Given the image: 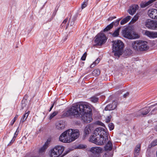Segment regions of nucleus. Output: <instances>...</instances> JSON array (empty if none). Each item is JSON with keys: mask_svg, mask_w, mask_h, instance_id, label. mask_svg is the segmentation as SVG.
Here are the masks:
<instances>
[{"mask_svg": "<svg viewBox=\"0 0 157 157\" xmlns=\"http://www.w3.org/2000/svg\"><path fill=\"white\" fill-rule=\"evenodd\" d=\"M151 147L157 145V139L153 141L151 144Z\"/></svg>", "mask_w": 157, "mask_h": 157, "instance_id": "f704fd0d", "label": "nucleus"}, {"mask_svg": "<svg viewBox=\"0 0 157 157\" xmlns=\"http://www.w3.org/2000/svg\"><path fill=\"white\" fill-rule=\"evenodd\" d=\"M113 17V19H114V18H116V17H115V16H114V17Z\"/></svg>", "mask_w": 157, "mask_h": 157, "instance_id": "bf43d9fd", "label": "nucleus"}, {"mask_svg": "<svg viewBox=\"0 0 157 157\" xmlns=\"http://www.w3.org/2000/svg\"><path fill=\"white\" fill-rule=\"evenodd\" d=\"M63 115L66 117L74 116L76 117L81 115L82 120L86 123H89L92 120L90 108L87 102H80L73 104Z\"/></svg>", "mask_w": 157, "mask_h": 157, "instance_id": "f257e3e1", "label": "nucleus"}, {"mask_svg": "<svg viewBox=\"0 0 157 157\" xmlns=\"http://www.w3.org/2000/svg\"><path fill=\"white\" fill-rule=\"evenodd\" d=\"M18 117V115H15V117L11 121L10 123V125H13L14 124V122L16 120H17V118Z\"/></svg>", "mask_w": 157, "mask_h": 157, "instance_id": "2f4dec72", "label": "nucleus"}, {"mask_svg": "<svg viewBox=\"0 0 157 157\" xmlns=\"http://www.w3.org/2000/svg\"><path fill=\"white\" fill-rule=\"evenodd\" d=\"M95 39V43L96 45H101L104 44L107 39L104 34L101 32L98 34Z\"/></svg>", "mask_w": 157, "mask_h": 157, "instance_id": "0eeeda50", "label": "nucleus"}, {"mask_svg": "<svg viewBox=\"0 0 157 157\" xmlns=\"http://www.w3.org/2000/svg\"><path fill=\"white\" fill-rule=\"evenodd\" d=\"M157 108H155L154 109H153V110H152V111H154V110H157Z\"/></svg>", "mask_w": 157, "mask_h": 157, "instance_id": "4d7b16f0", "label": "nucleus"}, {"mask_svg": "<svg viewBox=\"0 0 157 157\" xmlns=\"http://www.w3.org/2000/svg\"><path fill=\"white\" fill-rule=\"evenodd\" d=\"M145 25L149 29L152 30L157 29V21L148 19L146 20Z\"/></svg>", "mask_w": 157, "mask_h": 157, "instance_id": "9b49d317", "label": "nucleus"}, {"mask_svg": "<svg viewBox=\"0 0 157 157\" xmlns=\"http://www.w3.org/2000/svg\"><path fill=\"white\" fill-rule=\"evenodd\" d=\"M90 100L92 102L95 103L98 101V98L95 96H94L91 98Z\"/></svg>", "mask_w": 157, "mask_h": 157, "instance_id": "c756f323", "label": "nucleus"}, {"mask_svg": "<svg viewBox=\"0 0 157 157\" xmlns=\"http://www.w3.org/2000/svg\"><path fill=\"white\" fill-rule=\"evenodd\" d=\"M67 37H68V36H65V38L63 39L64 40V41H65L67 39Z\"/></svg>", "mask_w": 157, "mask_h": 157, "instance_id": "864d4df0", "label": "nucleus"}, {"mask_svg": "<svg viewBox=\"0 0 157 157\" xmlns=\"http://www.w3.org/2000/svg\"><path fill=\"white\" fill-rule=\"evenodd\" d=\"M134 157H137L136 156H135Z\"/></svg>", "mask_w": 157, "mask_h": 157, "instance_id": "0e129e2a", "label": "nucleus"}, {"mask_svg": "<svg viewBox=\"0 0 157 157\" xmlns=\"http://www.w3.org/2000/svg\"><path fill=\"white\" fill-rule=\"evenodd\" d=\"M56 128L59 130L63 129L65 127V124L62 121H60L56 124Z\"/></svg>", "mask_w": 157, "mask_h": 157, "instance_id": "412c9836", "label": "nucleus"}, {"mask_svg": "<svg viewBox=\"0 0 157 157\" xmlns=\"http://www.w3.org/2000/svg\"><path fill=\"white\" fill-rule=\"evenodd\" d=\"M67 20L68 19L67 18H66L64 20L61 25L62 27H63L65 26V25L67 22Z\"/></svg>", "mask_w": 157, "mask_h": 157, "instance_id": "e433bc0d", "label": "nucleus"}, {"mask_svg": "<svg viewBox=\"0 0 157 157\" xmlns=\"http://www.w3.org/2000/svg\"><path fill=\"white\" fill-rule=\"evenodd\" d=\"M156 105H157V103L152 105L149 107H147L140 110L134 114V117H136L147 115L151 110V108H152Z\"/></svg>", "mask_w": 157, "mask_h": 157, "instance_id": "6e6552de", "label": "nucleus"}, {"mask_svg": "<svg viewBox=\"0 0 157 157\" xmlns=\"http://www.w3.org/2000/svg\"><path fill=\"white\" fill-rule=\"evenodd\" d=\"M144 34L150 38H157V32H151L146 30L144 33Z\"/></svg>", "mask_w": 157, "mask_h": 157, "instance_id": "2eb2a0df", "label": "nucleus"}, {"mask_svg": "<svg viewBox=\"0 0 157 157\" xmlns=\"http://www.w3.org/2000/svg\"><path fill=\"white\" fill-rule=\"evenodd\" d=\"M25 157H40V156L38 155H35L30 157L29 155H27L25 156Z\"/></svg>", "mask_w": 157, "mask_h": 157, "instance_id": "a18cd8bd", "label": "nucleus"}, {"mask_svg": "<svg viewBox=\"0 0 157 157\" xmlns=\"http://www.w3.org/2000/svg\"><path fill=\"white\" fill-rule=\"evenodd\" d=\"M69 23H68L67 24L66 26V29H67L68 28V27L69 26Z\"/></svg>", "mask_w": 157, "mask_h": 157, "instance_id": "603ef678", "label": "nucleus"}, {"mask_svg": "<svg viewBox=\"0 0 157 157\" xmlns=\"http://www.w3.org/2000/svg\"><path fill=\"white\" fill-rule=\"evenodd\" d=\"M129 95V93L128 92H127L126 94H125L123 95L124 97L126 98L127 96H128Z\"/></svg>", "mask_w": 157, "mask_h": 157, "instance_id": "09e8293b", "label": "nucleus"}, {"mask_svg": "<svg viewBox=\"0 0 157 157\" xmlns=\"http://www.w3.org/2000/svg\"><path fill=\"white\" fill-rule=\"evenodd\" d=\"M113 23H111L109 25H108L104 29V31H107L109 30L113 27Z\"/></svg>", "mask_w": 157, "mask_h": 157, "instance_id": "cd10ccee", "label": "nucleus"}, {"mask_svg": "<svg viewBox=\"0 0 157 157\" xmlns=\"http://www.w3.org/2000/svg\"><path fill=\"white\" fill-rule=\"evenodd\" d=\"M64 150L63 146H57L52 149L50 152L51 157H59Z\"/></svg>", "mask_w": 157, "mask_h": 157, "instance_id": "423d86ee", "label": "nucleus"}, {"mask_svg": "<svg viewBox=\"0 0 157 157\" xmlns=\"http://www.w3.org/2000/svg\"><path fill=\"white\" fill-rule=\"evenodd\" d=\"M113 42V52L115 58H118L122 55L124 44L120 40H115Z\"/></svg>", "mask_w": 157, "mask_h": 157, "instance_id": "20e7f679", "label": "nucleus"}, {"mask_svg": "<svg viewBox=\"0 0 157 157\" xmlns=\"http://www.w3.org/2000/svg\"><path fill=\"white\" fill-rule=\"evenodd\" d=\"M113 19V17H111L109 18L108 20V21H110V20H112Z\"/></svg>", "mask_w": 157, "mask_h": 157, "instance_id": "3c124183", "label": "nucleus"}, {"mask_svg": "<svg viewBox=\"0 0 157 157\" xmlns=\"http://www.w3.org/2000/svg\"><path fill=\"white\" fill-rule=\"evenodd\" d=\"M58 113V112L57 111H55L54 112L52 113L50 115L48 119L49 120H51L52 118H53L54 117H55Z\"/></svg>", "mask_w": 157, "mask_h": 157, "instance_id": "393cba45", "label": "nucleus"}, {"mask_svg": "<svg viewBox=\"0 0 157 157\" xmlns=\"http://www.w3.org/2000/svg\"><path fill=\"white\" fill-rule=\"evenodd\" d=\"M68 130L70 133L71 132L70 135L71 142L74 141L79 137L80 135L79 130L72 129H69Z\"/></svg>", "mask_w": 157, "mask_h": 157, "instance_id": "f8f14e48", "label": "nucleus"}, {"mask_svg": "<svg viewBox=\"0 0 157 157\" xmlns=\"http://www.w3.org/2000/svg\"><path fill=\"white\" fill-rule=\"evenodd\" d=\"M69 130L63 132L59 137V140L61 142L65 143H70L71 142Z\"/></svg>", "mask_w": 157, "mask_h": 157, "instance_id": "9d476101", "label": "nucleus"}, {"mask_svg": "<svg viewBox=\"0 0 157 157\" xmlns=\"http://www.w3.org/2000/svg\"><path fill=\"white\" fill-rule=\"evenodd\" d=\"M100 73V71L99 69L94 70L92 72V75L93 76H97L99 75Z\"/></svg>", "mask_w": 157, "mask_h": 157, "instance_id": "5701e85b", "label": "nucleus"}, {"mask_svg": "<svg viewBox=\"0 0 157 157\" xmlns=\"http://www.w3.org/2000/svg\"><path fill=\"white\" fill-rule=\"evenodd\" d=\"M86 53H85L81 58V59L82 60H85L86 59Z\"/></svg>", "mask_w": 157, "mask_h": 157, "instance_id": "58836bf2", "label": "nucleus"}, {"mask_svg": "<svg viewBox=\"0 0 157 157\" xmlns=\"http://www.w3.org/2000/svg\"><path fill=\"white\" fill-rule=\"evenodd\" d=\"M155 130L157 132V126H156L155 128Z\"/></svg>", "mask_w": 157, "mask_h": 157, "instance_id": "6e6d98bb", "label": "nucleus"}, {"mask_svg": "<svg viewBox=\"0 0 157 157\" xmlns=\"http://www.w3.org/2000/svg\"><path fill=\"white\" fill-rule=\"evenodd\" d=\"M155 6L156 8H157V2L155 3Z\"/></svg>", "mask_w": 157, "mask_h": 157, "instance_id": "5fc2aeb1", "label": "nucleus"}, {"mask_svg": "<svg viewBox=\"0 0 157 157\" xmlns=\"http://www.w3.org/2000/svg\"><path fill=\"white\" fill-rule=\"evenodd\" d=\"M120 29V28H119L115 30V31L112 34V36H113L117 37L118 36Z\"/></svg>", "mask_w": 157, "mask_h": 157, "instance_id": "bb28decb", "label": "nucleus"}, {"mask_svg": "<svg viewBox=\"0 0 157 157\" xmlns=\"http://www.w3.org/2000/svg\"><path fill=\"white\" fill-rule=\"evenodd\" d=\"M108 127L110 130L111 131L113 130L114 128V125L112 123H109L108 125Z\"/></svg>", "mask_w": 157, "mask_h": 157, "instance_id": "72a5a7b5", "label": "nucleus"}, {"mask_svg": "<svg viewBox=\"0 0 157 157\" xmlns=\"http://www.w3.org/2000/svg\"><path fill=\"white\" fill-rule=\"evenodd\" d=\"M100 61V59L98 58L92 64H91L90 66L91 68H93L95 65L97 64Z\"/></svg>", "mask_w": 157, "mask_h": 157, "instance_id": "c85d7f7f", "label": "nucleus"}, {"mask_svg": "<svg viewBox=\"0 0 157 157\" xmlns=\"http://www.w3.org/2000/svg\"><path fill=\"white\" fill-rule=\"evenodd\" d=\"M131 17L130 16H128L122 20L121 21V25H123L131 19Z\"/></svg>", "mask_w": 157, "mask_h": 157, "instance_id": "4be33fe9", "label": "nucleus"}, {"mask_svg": "<svg viewBox=\"0 0 157 157\" xmlns=\"http://www.w3.org/2000/svg\"><path fill=\"white\" fill-rule=\"evenodd\" d=\"M88 4L87 1H84L82 4V8L83 9L86 7Z\"/></svg>", "mask_w": 157, "mask_h": 157, "instance_id": "473e14b6", "label": "nucleus"}, {"mask_svg": "<svg viewBox=\"0 0 157 157\" xmlns=\"http://www.w3.org/2000/svg\"><path fill=\"white\" fill-rule=\"evenodd\" d=\"M124 36L129 39H134L139 37V35L135 32L129 29H125L122 31Z\"/></svg>", "mask_w": 157, "mask_h": 157, "instance_id": "39448f33", "label": "nucleus"}, {"mask_svg": "<svg viewBox=\"0 0 157 157\" xmlns=\"http://www.w3.org/2000/svg\"><path fill=\"white\" fill-rule=\"evenodd\" d=\"M56 12H57V10H55V11L53 12V14H52L53 16H54V17L55 16L56 14Z\"/></svg>", "mask_w": 157, "mask_h": 157, "instance_id": "8fccbe9b", "label": "nucleus"}, {"mask_svg": "<svg viewBox=\"0 0 157 157\" xmlns=\"http://www.w3.org/2000/svg\"><path fill=\"white\" fill-rule=\"evenodd\" d=\"M90 125H87L84 129L83 136L85 138L87 137L88 134L91 132V129Z\"/></svg>", "mask_w": 157, "mask_h": 157, "instance_id": "6ab92c4d", "label": "nucleus"}, {"mask_svg": "<svg viewBox=\"0 0 157 157\" xmlns=\"http://www.w3.org/2000/svg\"><path fill=\"white\" fill-rule=\"evenodd\" d=\"M31 30H30L29 31V32L28 33H30V32L31 31Z\"/></svg>", "mask_w": 157, "mask_h": 157, "instance_id": "052dcab7", "label": "nucleus"}, {"mask_svg": "<svg viewBox=\"0 0 157 157\" xmlns=\"http://www.w3.org/2000/svg\"><path fill=\"white\" fill-rule=\"evenodd\" d=\"M132 51L130 49H127L125 50L124 53L126 55L129 56L132 54Z\"/></svg>", "mask_w": 157, "mask_h": 157, "instance_id": "7c9ffc66", "label": "nucleus"}, {"mask_svg": "<svg viewBox=\"0 0 157 157\" xmlns=\"http://www.w3.org/2000/svg\"><path fill=\"white\" fill-rule=\"evenodd\" d=\"M70 22L69 21V23H70V25L71 26H73L74 24V20L72 19L71 20H70Z\"/></svg>", "mask_w": 157, "mask_h": 157, "instance_id": "a19ab883", "label": "nucleus"}, {"mask_svg": "<svg viewBox=\"0 0 157 157\" xmlns=\"http://www.w3.org/2000/svg\"><path fill=\"white\" fill-rule=\"evenodd\" d=\"M139 16L138 14H136L132 19L130 22L131 23H133L137 21L139 18Z\"/></svg>", "mask_w": 157, "mask_h": 157, "instance_id": "a878e982", "label": "nucleus"}, {"mask_svg": "<svg viewBox=\"0 0 157 157\" xmlns=\"http://www.w3.org/2000/svg\"><path fill=\"white\" fill-rule=\"evenodd\" d=\"M15 140V139L13 138L12 140L10 141L9 144H8V146L10 145L14 142Z\"/></svg>", "mask_w": 157, "mask_h": 157, "instance_id": "37998d69", "label": "nucleus"}, {"mask_svg": "<svg viewBox=\"0 0 157 157\" xmlns=\"http://www.w3.org/2000/svg\"><path fill=\"white\" fill-rule=\"evenodd\" d=\"M140 145H137L135 149V155H137L140 150Z\"/></svg>", "mask_w": 157, "mask_h": 157, "instance_id": "b1692460", "label": "nucleus"}, {"mask_svg": "<svg viewBox=\"0 0 157 157\" xmlns=\"http://www.w3.org/2000/svg\"><path fill=\"white\" fill-rule=\"evenodd\" d=\"M127 157H131L130 156H128Z\"/></svg>", "mask_w": 157, "mask_h": 157, "instance_id": "680f3d73", "label": "nucleus"}, {"mask_svg": "<svg viewBox=\"0 0 157 157\" xmlns=\"http://www.w3.org/2000/svg\"><path fill=\"white\" fill-rule=\"evenodd\" d=\"M29 112L28 111L24 115H25V116L26 117H27L29 115Z\"/></svg>", "mask_w": 157, "mask_h": 157, "instance_id": "de8ad7c7", "label": "nucleus"}, {"mask_svg": "<svg viewBox=\"0 0 157 157\" xmlns=\"http://www.w3.org/2000/svg\"><path fill=\"white\" fill-rule=\"evenodd\" d=\"M107 133L105 129L101 127L96 128L94 134L90 138V141L98 145H104L108 141Z\"/></svg>", "mask_w": 157, "mask_h": 157, "instance_id": "f03ea898", "label": "nucleus"}, {"mask_svg": "<svg viewBox=\"0 0 157 157\" xmlns=\"http://www.w3.org/2000/svg\"><path fill=\"white\" fill-rule=\"evenodd\" d=\"M111 118V116H109L107 117L105 119V122L107 123L110 122V121Z\"/></svg>", "mask_w": 157, "mask_h": 157, "instance_id": "ea45409f", "label": "nucleus"}, {"mask_svg": "<svg viewBox=\"0 0 157 157\" xmlns=\"http://www.w3.org/2000/svg\"><path fill=\"white\" fill-rule=\"evenodd\" d=\"M72 31H70L69 33V34H70L71 33H72Z\"/></svg>", "mask_w": 157, "mask_h": 157, "instance_id": "13d9d810", "label": "nucleus"}, {"mask_svg": "<svg viewBox=\"0 0 157 157\" xmlns=\"http://www.w3.org/2000/svg\"><path fill=\"white\" fill-rule=\"evenodd\" d=\"M18 131H17V130L15 132L14 134V136L13 137V138H14L15 139L17 136L18 134Z\"/></svg>", "mask_w": 157, "mask_h": 157, "instance_id": "79ce46f5", "label": "nucleus"}, {"mask_svg": "<svg viewBox=\"0 0 157 157\" xmlns=\"http://www.w3.org/2000/svg\"><path fill=\"white\" fill-rule=\"evenodd\" d=\"M49 141L48 140L44 143L43 147L39 149V154L42 153L44 152L48 146Z\"/></svg>", "mask_w": 157, "mask_h": 157, "instance_id": "a211bd4d", "label": "nucleus"}, {"mask_svg": "<svg viewBox=\"0 0 157 157\" xmlns=\"http://www.w3.org/2000/svg\"><path fill=\"white\" fill-rule=\"evenodd\" d=\"M97 124H98L99 125H101V126H103L104 125V124L103 123H102L99 121H97Z\"/></svg>", "mask_w": 157, "mask_h": 157, "instance_id": "c03bdc74", "label": "nucleus"}, {"mask_svg": "<svg viewBox=\"0 0 157 157\" xmlns=\"http://www.w3.org/2000/svg\"><path fill=\"white\" fill-rule=\"evenodd\" d=\"M148 14L150 18L157 19V10L154 9L149 10L148 11Z\"/></svg>", "mask_w": 157, "mask_h": 157, "instance_id": "ddd939ff", "label": "nucleus"}, {"mask_svg": "<svg viewBox=\"0 0 157 157\" xmlns=\"http://www.w3.org/2000/svg\"><path fill=\"white\" fill-rule=\"evenodd\" d=\"M27 117H26L25 116V115H24L23 116V117L21 119L20 122H22L23 123L27 119Z\"/></svg>", "mask_w": 157, "mask_h": 157, "instance_id": "4c0bfd02", "label": "nucleus"}, {"mask_svg": "<svg viewBox=\"0 0 157 157\" xmlns=\"http://www.w3.org/2000/svg\"><path fill=\"white\" fill-rule=\"evenodd\" d=\"M154 1H147L142 2L140 4V6L141 8H144L147 6H149L151 5L152 3Z\"/></svg>", "mask_w": 157, "mask_h": 157, "instance_id": "aec40b11", "label": "nucleus"}, {"mask_svg": "<svg viewBox=\"0 0 157 157\" xmlns=\"http://www.w3.org/2000/svg\"><path fill=\"white\" fill-rule=\"evenodd\" d=\"M117 102L116 101H113L112 104L107 105L105 108L106 111L111 110L115 109L117 106Z\"/></svg>", "mask_w": 157, "mask_h": 157, "instance_id": "dca6fc26", "label": "nucleus"}, {"mask_svg": "<svg viewBox=\"0 0 157 157\" xmlns=\"http://www.w3.org/2000/svg\"><path fill=\"white\" fill-rule=\"evenodd\" d=\"M113 146L111 141L109 140L104 147L105 150L107 151L104 155V157H112L113 152L111 150L112 149Z\"/></svg>", "mask_w": 157, "mask_h": 157, "instance_id": "1a4fd4ad", "label": "nucleus"}, {"mask_svg": "<svg viewBox=\"0 0 157 157\" xmlns=\"http://www.w3.org/2000/svg\"><path fill=\"white\" fill-rule=\"evenodd\" d=\"M139 6L137 4H133L130 6L128 10V13L131 15H133L136 13V10L138 9Z\"/></svg>", "mask_w": 157, "mask_h": 157, "instance_id": "4468645a", "label": "nucleus"}, {"mask_svg": "<svg viewBox=\"0 0 157 157\" xmlns=\"http://www.w3.org/2000/svg\"><path fill=\"white\" fill-rule=\"evenodd\" d=\"M80 147L83 148V147H81H81Z\"/></svg>", "mask_w": 157, "mask_h": 157, "instance_id": "e2e57ef3", "label": "nucleus"}, {"mask_svg": "<svg viewBox=\"0 0 157 157\" xmlns=\"http://www.w3.org/2000/svg\"><path fill=\"white\" fill-rule=\"evenodd\" d=\"M133 49L137 51H143L149 48L147 42L142 40H136L133 41L132 44Z\"/></svg>", "mask_w": 157, "mask_h": 157, "instance_id": "7ed1b4c3", "label": "nucleus"}, {"mask_svg": "<svg viewBox=\"0 0 157 157\" xmlns=\"http://www.w3.org/2000/svg\"><path fill=\"white\" fill-rule=\"evenodd\" d=\"M120 20L121 19H117L115 21L113 22L112 23H113V25H114L115 26H117V25H118Z\"/></svg>", "mask_w": 157, "mask_h": 157, "instance_id": "c9c22d12", "label": "nucleus"}, {"mask_svg": "<svg viewBox=\"0 0 157 157\" xmlns=\"http://www.w3.org/2000/svg\"><path fill=\"white\" fill-rule=\"evenodd\" d=\"M55 102H54V103H53V104H52V105L51 106V107L50 108L49 110V112H50L51 111V110H52V108H53V106H54V105L55 104Z\"/></svg>", "mask_w": 157, "mask_h": 157, "instance_id": "49530a36", "label": "nucleus"}, {"mask_svg": "<svg viewBox=\"0 0 157 157\" xmlns=\"http://www.w3.org/2000/svg\"><path fill=\"white\" fill-rule=\"evenodd\" d=\"M103 149L99 147H92L90 149V151L94 154H99L102 152Z\"/></svg>", "mask_w": 157, "mask_h": 157, "instance_id": "f3484780", "label": "nucleus"}]
</instances>
